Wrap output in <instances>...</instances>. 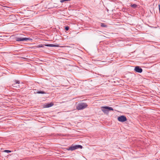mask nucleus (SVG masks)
Returning <instances> with one entry per match:
<instances>
[{
	"label": "nucleus",
	"mask_w": 160,
	"mask_h": 160,
	"mask_svg": "<svg viewBox=\"0 0 160 160\" xmlns=\"http://www.w3.org/2000/svg\"><path fill=\"white\" fill-rule=\"evenodd\" d=\"M88 106V105L86 103H79L76 107V109L78 110L83 109Z\"/></svg>",
	"instance_id": "f257e3e1"
},
{
	"label": "nucleus",
	"mask_w": 160,
	"mask_h": 160,
	"mask_svg": "<svg viewBox=\"0 0 160 160\" xmlns=\"http://www.w3.org/2000/svg\"><path fill=\"white\" fill-rule=\"evenodd\" d=\"M102 111L105 113H108L109 112V110H112L113 111V108L111 107L103 106L101 107Z\"/></svg>",
	"instance_id": "f03ea898"
},
{
	"label": "nucleus",
	"mask_w": 160,
	"mask_h": 160,
	"mask_svg": "<svg viewBox=\"0 0 160 160\" xmlns=\"http://www.w3.org/2000/svg\"><path fill=\"white\" fill-rule=\"evenodd\" d=\"M82 148V146L81 145H72L69 148H68L67 150L72 151L78 148Z\"/></svg>",
	"instance_id": "7ed1b4c3"
},
{
	"label": "nucleus",
	"mask_w": 160,
	"mask_h": 160,
	"mask_svg": "<svg viewBox=\"0 0 160 160\" xmlns=\"http://www.w3.org/2000/svg\"><path fill=\"white\" fill-rule=\"evenodd\" d=\"M16 40L17 41H24L31 40H32V39L30 38L17 37L16 38Z\"/></svg>",
	"instance_id": "20e7f679"
},
{
	"label": "nucleus",
	"mask_w": 160,
	"mask_h": 160,
	"mask_svg": "<svg viewBox=\"0 0 160 160\" xmlns=\"http://www.w3.org/2000/svg\"><path fill=\"white\" fill-rule=\"evenodd\" d=\"M118 120L120 122H124L127 121L126 118L124 116H121L119 117L118 118Z\"/></svg>",
	"instance_id": "39448f33"
},
{
	"label": "nucleus",
	"mask_w": 160,
	"mask_h": 160,
	"mask_svg": "<svg viewBox=\"0 0 160 160\" xmlns=\"http://www.w3.org/2000/svg\"><path fill=\"white\" fill-rule=\"evenodd\" d=\"M44 46H48V47H57L58 46L57 45H55V44H45V45H39L38 46V47H39V48H41V47L43 48L44 47Z\"/></svg>",
	"instance_id": "423d86ee"
},
{
	"label": "nucleus",
	"mask_w": 160,
	"mask_h": 160,
	"mask_svg": "<svg viewBox=\"0 0 160 160\" xmlns=\"http://www.w3.org/2000/svg\"><path fill=\"white\" fill-rule=\"evenodd\" d=\"M14 83L12 84V86L14 87L19 88L20 87L19 84L20 83V81L15 80L14 81Z\"/></svg>",
	"instance_id": "0eeeda50"
},
{
	"label": "nucleus",
	"mask_w": 160,
	"mask_h": 160,
	"mask_svg": "<svg viewBox=\"0 0 160 160\" xmlns=\"http://www.w3.org/2000/svg\"><path fill=\"white\" fill-rule=\"evenodd\" d=\"M134 70L137 72H139V73H141L142 71V69L140 68L139 66H136L135 68H134Z\"/></svg>",
	"instance_id": "6e6552de"
},
{
	"label": "nucleus",
	"mask_w": 160,
	"mask_h": 160,
	"mask_svg": "<svg viewBox=\"0 0 160 160\" xmlns=\"http://www.w3.org/2000/svg\"><path fill=\"white\" fill-rule=\"evenodd\" d=\"M53 105V104L52 103H50L47 104L46 105V107L49 108L52 106Z\"/></svg>",
	"instance_id": "1a4fd4ad"
},
{
	"label": "nucleus",
	"mask_w": 160,
	"mask_h": 160,
	"mask_svg": "<svg viewBox=\"0 0 160 160\" xmlns=\"http://www.w3.org/2000/svg\"><path fill=\"white\" fill-rule=\"evenodd\" d=\"M131 6L134 8H135L137 7L138 5L136 4H134L132 5L131 4Z\"/></svg>",
	"instance_id": "9d476101"
},
{
	"label": "nucleus",
	"mask_w": 160,
	"mask_h": 160,
	"mask_svg": "<svg viewBox=\"0 0 160 160\" xmlns=\"http://www.w3.org/2000/svg\"><path fill=\"white\" fill-rule=\"evenodd\" d=\"M101 26L102 27H107V25L104 23H101Z\"/></svg>",
	"instance_id": "9b49d317"
},
{
	"label": "nucleus",
	"mask_w": 160,
	"mask_h": 160,
	"mask_svg": "<svg viewBox=\"0 0 160 160\" xmlns=\"http://www.w3.org/2000/svg\"><path fill=\"white\" fill-rule=\"evenodd\" d=\"M37 93H38V94H45V93H46L45 92H44V91H38L37 92Z\"/></svg>",
	"instance_id": "f8f14e48"
},
{
	"label": "nucleus",
	"mask_w": 160,
	"mask_h": 160,
	"mask_svg": "<svg viewBox=\"0 0 160 160\" xmlns=\"http://www.w3.org/2000/svg\"><path fill=\"white\" fill-rule=\"evenodd\" d=\"M69 29V27L68 26H65V29L66 31H68Z\"/></svg>",
	"instance_id": "ddd939ff"
},
{
	"label": "nucleus",
	"mask_w": 160,
	"mask_h": 160,
	"mask_svg": "<svg viewBox=\"0 0 160 160\" xmlns=\"http://www.w3.org/2000/svg\"><path fill=\"white\" fill-rule=\"evenodd\" d=\"M70 0H61L60 2L62 3L65 1H70Z\"/></svg>",
	"instance_id": "4468645a"
},
{
	"label": "nucleus",
	"mask_w": 160,
	"mask_h": 160,
	"mask_svg": "<svg viewBox=\"0 0 160 160\" xmlns=\"http://www.w3.org/2000/svg\"><path fill=\"white\" fill-rule=\"evenodd\" d=\"M4 152H5L9 153L11 152V151L9 150H5Z\"/></svg>",
	"instance_id": "2eb2a0df"
},
{
	"label": "nucleus",
	"mask_w": 160,
	"mask_h": 160,
	"mask_svg": "<svg viewBox=\"0 0 160 160\" xmlns=\"http://www.w3.org/2000/svg\"><path fill=\"white\" fill-rule=\"evenodd\" d=\"M158 7H159V13H160V4H159L158 5Z\"/></svg>",
	"instance_id": "dca6fc26"
}]
</instances>
